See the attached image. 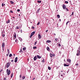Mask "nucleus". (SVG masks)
Returning a JSON list of instances; mask_svg holds the SVG:
<instances>
[{
  "instance_id": "nucleus-1",
  "label": "nucleus",
  "mask_w": 80,
  "mask_h": 80,
  "mask_svg": "<svg viewBox=\"0 0 80 80\" xmlns=\"http://www.w3.org/2000/svg\"><path fill=\"white\" fill-rule=\"evenodd\" d=\"M80 55V50H78L76 54L77 56H78Z\"/></svg>"
},
{
  "instance_id": "nucleus-2",
  "label": "nucleus",
  "mask_w": 80,
  "mask_h": 80,
  "mask_svg": "<svg viewBox=\"0 0 80 80\" xmlns=\"http://www.w3.org/2000/svg\"><path fill=\"white\" fill-rule=\"evenodd\" d=\"M11 64V62H8L7 65V68H8L9 67H10V65Z\"/></svg>"
},
{
  "instance_id": "nucleus-3",
  "label": "nucleus",
  "mask_w": 80,
  "mask_h": 80,
  "mask_svg": "<svg viewBox=\"0 0 80 80\" xmlns=\"http://www.w3.org/2000/svg\"><path fill=\"white\" fill-rule=\"evenodd\" d=\"M7 75H9L10 74V73H11V71H10V70H9L8 72H7Z\"/></svg>"
},
{
  "instance_id": "nucleus-4",
  "label": "nucleus",
  "mask_w": 80,
  "mask_h": 80,
  "mask_svg": "<svg viewBox=\"0 0 80 80\" xmlns=\"http://www.w3.org/2000/svg\"><path fill=\"white\" fill-rule=\"evenodd\" d=\"M8 53L6 55V56H7V57H8V55H9V53H10V50H9V49H8Z\"/></svg>"
},
{
  "instance_id": "nucleus-5",
  "label": "nucleus",
  "mask_w": 80,
  "mask_h": 80,
  "mask_svg": "<svg viewBox=\"0 0 80 80\" xmlns=\"http://www.w3.org/2000/svg\"><path fill=\"white\" fill-rule=\"evenodd\" d=\"M62 8L64 10H65V9L66 8V6H65V4H63L62 6Z\"/></svg>"
},
{
  "instance_id": "nucleus-6",
  "label": "nucleus",
  "mask_w": 80,
  "mask_h": 80,
  "mask_svg": "<svg viewBox=\"0 0 80 80\" xmlns=\"http://www.w3.org/2000/svg\"><path fill=\"white\" fill-rule=\"evenodd\" d=\"M18 60V58L16 57L15 59L14 62H17Z\"/></svg>"
},
{
  "instance_id": "nucleus-7",
  "label": "nucleus",
  "mask_w": 80,
  "mask_h": 80,
  "mask_svg": "<svg viewBox=\"0 0 80 80\" xmlns=\"http://www.w3.org/2000/svg\"><path fill=\"white\" fill-rule=\"evenodd\" d=\"M14 37H15L14 39V40H15V39H16V37H17V34H16V32H14Z\"/></svg>"
},
{
  "instance_id": "nucleus-8",
  "label": "nucleus",
  "mask_w": 80,
  "mask_h": 80,
  "mask_svg": "<svg viewBox=\"0 0 80 80\" xmlns=\"http://www.w3.org/2000/svg\"><path fill=\"white\" fill-rule=\"evenodd\" d=\"M5 47V43L4 42H3L2 44V47L3 48Z\"/></svg>"
},
{
  "instance_id": "nucleus-9",
  "label": "nucleus",
  "mask_w": 80,
  "mask_h": 80,
  "mask_svg": "<svg viewBox=\"0 0 80 80\" xmlns=\"http://www.w3.org/2000/svg\"><path fill=\"white\" fill-rule=\"evenodd\" d=\"M67 62H71V60L70 59H67Z\"/></svg>"
},
{
  "instance_id": "nucleus-10",
  "label": "nucleus",
  "mask_w": 80,
  "mask_h": 80,
  "mask_svg": "<svg viewBox=\"0 0 80 80\" xmlns=\"http://www.w3.org/2000/svg\"><path fill=\"white\" fill-rule=\"evenodd\" d=\"M35 31H34L33 32H32L31 34V35L33 36V35L34 34H35Z\"/></svg>"
},
{
  "instance_id": "nucleus-11",
  "label": "nucleus",
  "mask_w": 80,
  "mask_h": 80,
  "mask_svg": "<svg viewBox=\"0 0 80 80\" xmlns=\"http://www.w3.org/2000/svg\"><path fill=\"white\" fill-rule=\"evenodd\" d=\"M38 37L39 39H40V38H42V37H41V35H40V34H39L38 35Z\"/></svg>"
},
{
  "instance_id": "nucleus-12",
  "label": "nucleus",
  "mask_w": 80,
  "mask_h": 80,
  "mask_svg": "<svg viewBox=\"0 0 80 80\" xmlns=\"http://www.w3.org/2000/svg\"><path fill=\"white\" fill-rule=\"evenodd\" d=\"M37 56H35L34 57V61H36V60H37Z\"/></svg>"
},
{
  "instance_id": "nucleus-13",
  "label": "nucleus",
  "mask_w": 80,
  "mask_h": 80,
  "mask_svg": "<svg viewBox=\"0 0 80 80\" xmlns=\"http://www.w3.org/2000/svg\"><path fill=\"white\" fill-rule=\"evenodd\" d=\"M10 22V20L8 19V21H6V23H8Z\"/></svg>"
},
{
  "instance_id": "nucleus-14",
  "label": "nucleus",
  "mask_w": 80,
  "mask_h": 80,
  "mask_svg": "<svg viewBox=\"0 0 80 80\" xmlns=\"http://www.w3.org/2000/svg\"><path fill=\"white\" fill-rule=\"evenodd\" d=\"M40 8H39L38 9L37 11H36V13H38V12H39V11H40Z\"/></svg>"
},
{
  "instance_id": "nucleus-15",
  "label": "nucleus",
  "mask_w": 80,
  "mask_h": 80,
  "mask_svg": "<svg viewBox=\"0 0 80 80\" xmlns=\"http://www.w3.org/2000/svg\"><path fill=\"white\" fill-rule=\"evenodd\" d=\"M64 67H68V66H69V65H67L66 64H64Z\"/></svg>"
},
{
  "instance_id": "nucleus-16",
  "label": "nucleus",
  "mask_w": 80,
  "mask_h": 80,
  "mask_svg": "<svg viewBox=\"0 0 80 80\" xmlns=\"http://www.w3.org/2000/svg\"><path fill=\"white\" fill-rule=\"evenodd\" d=\"M37 58H42V57H40L39 55H37Z\"/></svg>"
},
{
  "instance_id": "nucleus-17",
  "label": "nucleus",
  "mask_w": 80,
  "mask_h": 80,
  "mask_svg": "<svg viewBox=\"0 0 80 80\" xmlns=\"http://www.w3.org/2000/svg\"><path fill=\"white\" fill-rule=\"evenodd\" d=\"M47 50H48V51H50V48L48 47L47 48Z\"/></svg>"
},
{
  "instance_id": "nucleus-18",
  "label": "nucleus",
  "mask_w": 80,
  "mask_h": 80,
  "mask_svg": "<svg viewBox=\"0 0 80 80\" xmlns=\"http://www.w3.org/2000/svg\"><path fill=\"white\" fill-rule=\"evenodd\" d=\"M50 42H51V41L49 40H47L46 41L47 43H50Z\"/></svg>"
},
{
  "instance_id": "nucleus-19",
  "label": "nucleus",
  "mask_w": 80,
  "mask_h": 80,
  "mask_svg": "<svg viewBox=\"0 0 80 80\" xmlns=\"http://www.w3.org/2000/svg\"><path fill=\"white\" fill-rule=\"evenodd\" d=\"M10 3L11 4H14V2L12 1H10Z\"/></svg>"
},
{
  "instance_id": "nucleus-20",
  "label": "nucleus",
  "mask_w": 80,
  "mask_h": 80,
  "mask_svg": "<svg viewBox=\"0 0 80 80\" xmlns=\"http://www.w3.org/2000/svg\"><path fill=\"white\" fill-rule=\"evenodd\" d=\"M13 73H12L11 74V78H12L13 77Z\"/></svg>"
},
{
  "instance_id": "nucleus-21",
  "label": "nucleus",
  "mask_w": 80,
  "mask_h": 80,
  "mask_svg": "<svg viewBox=\"0 0 80 80\" xmlns=\"http://www.w3.org/2000/svg\"><path fill=\"white\" fill-rule=\"evenodd\" d=\"M19 40H20L21 42H22V38H21L19 37Z\"/></svg>"
},
{
  "instance_id": "nucleus-22",
  "label": "nucleus",
  "mask_w": 80,
  "mask_h": 80,
  "mask_svg": "<svg viewBox=\"0 0 80 80\" xmlns=\"http://www.w3.org/2000/svg\"><path fill=\"white\" fill-rule=\"evenodd\" d=\"M50 56L51 58L53 57V55H52V53L50 54Z\"/></svg>"
},
{
  "instance_id": "nucleus-23",
  "label": "nucleus",
  "mask_w": 80,
  "mask_h": 80,
  "mask_svg": "<svg viewBox=\"0 0 80 80\" xmlns=\"http://www.w3.org/2000/svg\"><path fill=\"white\" fill-rule=\"evenodd\" d=\"M57 17L58 18H60V15L58 14L57 15Z\"/></svg>"
},
{
  "instance_id": "nucleus-24",
  "label": "nucleus",
  "mask_w": 80,
  "mask_h": 80,
  "mask_svg": "<svg viewBox=\"0 0 80 80\" xmlns=\"http://www.w3.org/2000/svg\"><path fill=\"white\" fill-rule=\"evenodd\" d=\"M58 39L57 38H56L55 39V40H54L55 42H56L57 41Z\"/></svg>"
},
{
  "instance_id": "nucleus-25",
  "label": "nucleus",
  "mask_w": 80,
  "mask_h": 80,
  "mask_svg": "<svg viewBox=\"0 0 80 80\" xmlns=\"http://www.w3.org/2000/svg\"><path fill=\"white\" fill-rule=\"evenodd\" d=\"M5 4L2 3V7H3V6H5Z\"/></svg>"
},
{
  "instance_id": "nucleus-26",
  "label": "nucleus",
  "mask_w": 80,
  "mask_h": 80,
  "mask_svg": "<svg viewBox=\"0 0 80 80\" xmlns=\"http://www.w3.org/2000/svg\"><path fill=\"white\" fill-rule=\"evenodd\" d=\"M38 2L39 3H41V2H42V1H38Z\"/></svg>"
},
{
  "instance_id": "nucleus-27",
  "label": "nucleus",
  "mask_w": 80,
  "mask_h": 80,
  "mask_svg": "<svg viewBox=\"0 0 80 80\" xmlns=\"http://www.w3.org/2000/svg\"><path fill=\"white\" fill-rule=\"evenodd\" d=\"M64 3H66L67 4H68V1H65Z\"/></svg>"
},
{
  "instance_id": "nucleus-28",
  "label": "nucleus",
  "mask_w": 80,
  "mask_h": 80,
  "mask_svg": "<svg viewBox=\"0 0 80 80\" xmlns=\"http://www.w3.org/2000/svg\"><path fill=\"white\" fill-rule=\"evenodd\" d=\"M2 36L3 38L5 37V34H2Z\"/></svg>"
},
{
  "instance_id": "nucleus-29",
  "label": "nucleus",
  "mask_w": 80,
  "mask_h": 80,
  "mask_svg": "<svg viewBox=\"0 0 80 80\" xmlns=\"http://www.w3.org/2000/svg\"><path fill=\"white\" fill-rule=\"evenodd\" d=\"M12 56V54H10L9 55V57H11Z\"/></svg>"
},
{
  "instance_id": "nucleus-30",
  "label": "nucleus",
  "mask_w": 80,
  "mask_h": 80,
  "mask_svg": "<svg viewBox=\"0 0 80 80\" xmlns=\"http://www.w3.org/2000/svg\"><path fill=\"white\" fill-rule=\"evenodd\" d=\"M33 49H36L37 48V47H34L33 48Z\"/></svg>"
},
{
  "instance_id": "nucleus-31",
  "label": "nucleus",
  "mask_w": 80,
  "mask_h": 80,
  "mask_svg": "<svg viewBox=\"0 0 80 80\" xmlns=\"http://www.w3.org/2000/svg\"><path fill=\"white\" fill-rule=\"evenodd\" d=\"M48 70H51V68H50V67L48 66Z\"/></svg>"
},
{
  "instance_id": "nucleus-32",
  "label": "nucleus",
  "mask_w": 80,
  "mask_h": 80,
  "mask_svg": "<svg viewBox=\"0 0 80 80\" xmlns=\"http://www.w3.org/2000/svg\"><path fill=\"white\" fill-rule=\"evenodd\" d=\"M25 78V76L22 77V80H24Z\"/></svg>"
},
{
  "instance_id": "nucleus-33",
  "label": "nucleus",
  "mask_w": 80,
  "mask_h": 80,
  "mask_svg": "<svg viewBox=\"0 0 80 80\" xmlns=\"http://www.w3.org/2000/svg\"><path fill=\"white\" fill-rule=\"evenodd\" d=\"M40 23V21H39V22H38V23L37 24V25H39Z\"/></svg>"
},
{
  "instance_id": "nucleus-34",
  "label": "nucleus",
  "mask_w": 80,
  "mask_h": 80,
  "mask_svg": "<svg viewBox=\"0 0 80 80\" xmlns=\"http://www.w3.org/2000/svg\"><path fill=\"white\" fill-rule=\"evenodd\" d=\"M69 22H70V21H68L67 22H66V25H67L68 23H69Z\"/></svg>"
},
{
  "instance_id": "nucleus-35",
  "label": "nucleus",
  "mask_w": 80,
  "mask_h": 80,
  "mask_svg": "<svg viewBox=\"0 0 80 80\" xmlns=\"http://www.w3.org/2000/svg\"><path fill=\"white\" fill-rule=\"evenodd\" d=\"M22 52V49H21L20 51V52Z\"/></svg>"
},
{
  "instance_id": "nucleus-36",
  "label": "nucleus",
  "mask_w": 80,
  "mask_h": 80,
  "mask_svg": "<svg viewBox=\"0 0 80 80\" xmlns=\"http://www.w3.org/2000/svg\"><path fill=\"white\" fill-rule=\"evenodd\" d=\"M65 9L67 11H68V8H66Z\"/></svg>"
},
{
  "instance_id": "nucleus-37",
  "label": "nucleus",
  "mask_w": 80,
  "mask_h": 80,
  "mask_svg": "<svg viewBox=\"0 0 80 80\" xmlns=\"http://www.w3.org/2000/svg\"><path fill=\"white\" fill-rule=\"evenodd\" d=\"M74 13V12H72V15H73V14Z\"/></svg>"
},
{
  "instance_id": "nucleus-38",
  "label": "nucleus",
  "mask_w": 80,
  "mask_h": 80,
  "mask_svg": "<svg viewBox=\"0 0 80 80\" xmlns=\"http://www.w3.org/2000/svg\"><path fill=\"white\" fill-rule=\"evenodd\" d=\"M16 29H19V28H18V27L17 26V27H16Z\"/></svg>"
},
{
  "instance_id": "nucleus-39",
  "label": "nucleus",
  "mask_w": 80,
  "mask_h": 80,
  "mask_svg": "<svg viewBox=\"0 0 80 80\" xmlns=\"http://www.w3.org/2000/svg\"><path fill=\"white\" fill-rule=\"evenodd\" d=\"M25 49H26V48H23V50H25Z\"/></svg>"
},
{
  "instance_id": "nucleus-40",
  "label": "nucleus",
  "mask_w": 80,
  "mask_h": 80,
  "mask_svg": "<svg viewBox=\"0 0 80 80\" xmlns=\"http://www.w3.org/2000/svg\"><path fill=\"white\" fill-rule=\"evenodd\" d=\"M20 9H18L17 10V12H20Z\"/></svg>"
},
{
  "instance_id": "nucleus-41",
  "label": "nucleus",
  "mask_w": 80,
  "mask_h": 80,
  "mask_svg": "<svg viewBox=\"0 0 80 80\" xmlns=\"http://www.w3.org/2000/svg\"><path fill=\"white\" fill-rule=\"evenodd\" d=\"M13 12L12 11H10V13H13Z\"/></svg>"
},
{
  "instance_id": "nucleus-42",
  "label": "nucleus",
  "mask_w": 80,
  "mask_h": 80,
  "mask_svg": "<svg viewBox=\"0 0 80 80\" xmlns=\"http://www.w3.org/2000/svg\"><path fill=\"white\" fill-rule=\"evenodd\" d=\"M6 78H3V80H6Z\"/></svg>"
},
{
  "instance_id": "nucleus-43",
  "label": "nucleus",
  "mask_w": 80,
  "mask_h": 80,
  "mask_svg": "<svg viewBox=\"0 0 80 80\" xmlns=\"http://www.w3.org/2000/svg\"><path fill=\"white\" fill-rule=\"evenodd\" d=\"M76 66H78V63H76Z\"/></svg>"
},
{
  "instance_id": "nucleus-44",
  "label": "nucleus",
  "mask_w": 80,
  "mask_h": 80,
  "mask_svg": "<svg viewBox=\"0 0 80 80\" xmlns=\"http://www.w3.org/2000/svg\"><path fill=\"white\" fill-rule=\"evenodd\" d=\"M8 71H9V70H8V69H7L6 70V72H8Z\"/></svg>"
},
{
  "instance_id": "nucleus-45",
  "label": "nucleus",
  "mask_w": 80,
  "mask_h": 80,
  "mask_svg": "<svg viewBox=\"0 0 80 80\" xmlns=\"http://www.w3.org/2000/svg\"><path fill=\"white\" fill-rule=\"evenodd\" d=\"M32 29H34V28H35L34 27L32 26Z\"/></svg>"
},
{
  "instance_id": "nucleus-46",
  "label": "nucleus",
  "mask_w": 80,
  "mask_h": 80,
  "mask_svg": "<svg viewBox=\"0 0 80 80\" xmlns=\"http://www.w3.org/2000/svg\"><path fill=\"white\" fill-rule=\"evenodd\" d=\"M33 36H32V35H30V38H32V37Z\"/></svg>"
},
{
  "instance_id": "nucleus-47",
  "label": "nucleus",
  "mask_w": 80,
  "mask_h": 80,
  "mask_svg": "<svg viewBox=\"0 0 80 80\" xmlns=\"http://www.w3.org/2000/svg\"><path fill=\"white\" fill-rule=\"evenodd\" d=\"M36 44H37V41L35 43H34V45H36Z\"/></svg>"
},
{
  "instance_id": "nucleus-48",
  "label": "nucleus",
  "mask_w": 80,
  "mask_h": 80,
  "mask_svg": "<svg viewBox=\"0 0 80 80\" xmlns=\"http://www.w3.org/2000/svg\"><path fill=\"white\" fill-rule=\"evenodd\" d=\"M58 46L59 47H60L61 46V44H59Z\"/></svg>"
},
{
  "instance_id": "nucleus-49",
  "label": "nucleus",
  "mask_w": 80,
  "mask_h": 80,
  "mask_svg": "<svg viewBox=\"0 0 80 80\" xmlns=\"http://www.w3.org/2000/svg\"><path fill=\"white\" fill-rule=\"evenodd\" d=\"M17 40H17V39H16V40H15V42H16V43H17Z\"/></svg>"
},
{
  "instance_id": "nucleus-50",
  "label": "nucleus",
  "mask_w": 80,
  "mask_h": 80,
  "mask_svg": "<svg viewBox=\"0 0 80 80\" xmlns=\"http://www.w3.org/2000/svg\"><path fill=\"white\" fill-rule=\"evenodd\" d=\"M20 32H21V33H22V30H20Z\"/></svg>"
},
{
  "instance_id": "nucleus-51",
  "label": "nucleus",
  "mask_w": 80,
  "mask_h": 80,
  "mask_svg": "<svg viewBox=\"0 0 80 80\" xmlns=\"http://www.w3.org/2000/svg\"><path fill=\"white\" fill-rule=\"evenodd\" d=\"M20 78H21L22 77V75H20Z\"/></svg>"
},
{
  "instance_id": "nucleus-52",
  "label": "nucleus",
  "mask_w": 80,
  "mask_h": 80,
  "mask_svg": "<svg viewBox=\"0 0 80 80\" xmlns=\"http://www.w3.org/2000/svg\"><path fill=\"white\" fill-rule=\"evenodd\" d=\"M42 63H44V60L43 59V60L42 61Z\"/></svg>"
},
{
  "instance_id": "nucleus-53",
  "label": "nucleus",
  "mask_w": 80,
  "mask_h": 80,
  "mask_svg": "<svg viewBox=\"0 0 80 80\" xmlns=\"http://www.w3.org/2000/svg\"><path fill=\"white\" fill-rule=\"evenodd\" d=\"M14 60H11V62H13Z\"/></svg>"
},
{
  "instance_id": "nucleus-54",
  "label": "nucleus",
  "mask_w": 80,
  "mask_h": 80,
  "mask_svg": "<svg viewBox=\"0 0 80 80\" xmlns=\"http://www.w3.org/2000/svg\"><path fill=\"white\" fill-rule=\"evenodd\" d=\"M69 72V70H68V71H67V73H68V72Z\"/></svg>"
},
{
  "instance_id": "nucleus-55",
  "label": "nucleus",
  "mask_w": 80,
  "mask_h": 80,
  "mask_svg": "<svg viewBox=\"0 0 80 80\" xmlns=\"http://www.w3.org/2000/svg\"><path fill=\"white\" fill-rule=\"evenodd\" d=\"M35 78H33L32 80H35Z\"/></svg>"
},
{
  "instance_id": "nucleus-56",
  "label": "nucleus",
  "mask_w": 80,
  "mask_h": 80,
  "mask_svg": "<svg viewBox=\"0 0 80 80\" xmlns=\"http://www.w3.org/2000/svg\"><path fill=\"white\" fill-rule=\"evenodd\" d=\"M2 69H1V71H0V72H2Z\"/></svg>"
},
{
  "instance_id": "nucleus-57",
  "label": "nucleus",
  "mask_w": 80,
  "mask_h": 80,
  "mask_svg": "<svg viewBox=\"0 0 80 80\" xmlns=\"http://www.w3.org/2000/svg\"><path fill=\"white\" fill-rule=\"evenodd\" d=\"M48 32V30L46 31V32Z\"/></svg>"
},
{
  "instance_id": "nucleus-58",
  "label": "nucleus",
  "mask_w": 80,
  "mask_h": 80,
  "mask_svg": "<svg viewBox=\"0 0 80 80\" xmlns=\"http://www.w3.org/2000/svg\"><path fill=\"white\" fill-rule=\"evenodd\" d=\"M59 21V22H61V19H60Z\"/></svg>"
},
{
  "instance_id": "nucleus-59",
  "label": "nucleus",
  "mask_w": 80,
  "mask_h": 80,
  "mask_svg": "<svg viewBox=\"0 0 80 80\" xmlns=\"http://www.w3.org/2000/svg\"><path fill=\"white\" fill-rule=\"evenodd\" d=\"M4 33V32H2V34H3Z\"/></svg>"
},
{
  "instance_id": "nucleus-60",
  "label": "nucleus",
  "mask_w": 80,
  "mask_h": 80,
  "mask_svg": "<svg viewBox=\"0 0 80 80\" xmlns=\"http://www.w3.org/2000/svg\"><path fill=\"white\" fill-rule=\"evenodd\" d=\"M61 77H63V75L61 74Z\"/></svg>"
},
{
  "instance_id": "nucleus-61",
  "label": "nucleus",
  "mask_w": 80,
  "mask_h": 80,
  "mask_svg": "<svg viewBox=\"0 0 80 80\" xmlns=\"http://www.w3.org/2000/svg\"><path fill=\"white\" fill-rule=\"evenodd\" d=\"M80 47H79V48H78V49H79V50H80Z\"/></svg>"
},
{
  "instance_id": "nucleus-62",
  "label": "nucleus",
  "mask_w": 80,
  "mask_h": 80,
  "mask_svg": "<svg viewBox=\"0 0 80 80\" xmlns=\"http://www.w3.org/2000/svg\"><path fill=\"white\" fill-rule=\"evenodd\" d=\"M12 18H15V17H13Z\"/></svg>"
},
{
  "instance_id": "nucleus-63",
  "label": "nucleus",
  "mask_w": 80,
  "mask_h": 80,
  "mask_svg": "<svg viewBox=\"0 0 80 80\" xmlns=\"http://www.w3.org/2000/svg\"><path fill=\"white\" fill-rule=\"evenodd\" d=\"M14 56H15V54H14Z\"/></svg>"
},
{
  "instance_id": "nucleus-64",
  "label": "nucleus",
  "mask_w": 80,
  "mask_h": 80,
  "mask_svg": "<svg viewBox=\"0 0 80 80\" xmlns=\"http://www.w3.org/2000/svg\"><path fill=\"white\" fill-rule=\"evenodd\" d=\"M61 72H63V71H61Z\"/></svg>"
}]
</instances>
